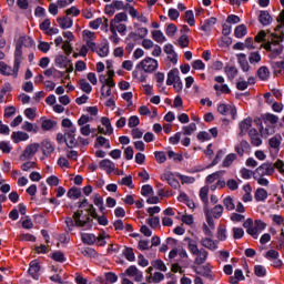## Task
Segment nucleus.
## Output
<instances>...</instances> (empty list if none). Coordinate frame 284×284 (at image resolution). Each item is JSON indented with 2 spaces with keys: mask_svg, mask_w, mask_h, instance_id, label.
Returning <instances> with one entry per match:
<instances>
[{
  "mask_svg": "<svg viewBox=\"0 0 284 284\" xmlns=\"http://www.w3.org/2000/svg\"><path fill=\"white\" fill-rule=\"evenodd\" d=\"M88 214L83 215V210H78L74 215V222L75 227H92V219H98L99 225H108V217L105 215L99 216L97 214V209H94V205H90L89 209H87ZM92 216V219H90Z\"/></svg>",
  "mask_w": 284,
  "mask_h": 284,
  "instance_id": "obj_1",
  "label": "nucleus"
},
{
  "mask_svg": "<svg viewBox=\"0 0 284 284\" xmlns=\"http://www.w3.org/2000/svg\"><path fill=\"white\" fill-rule=\"evenodd\" d=\"M283 40V32H281V34L273 33L271 34V40L263 45L264 50L271 52L272 59H276V57L283 52V45H281Z\"/></svg>",
  "mask_w": 284,
  "mask_h": 284,
  "instance_id": "obj_2",
  "label": "nucleus"
},
{
  "mask_svg": "<svg viewBox=\"0 0 284 284\" xmlns=\"http://www.w3.org/2000/svg\"><path fill=\"white\" fill-rule=\"evenodd\" d=\"M185 241L187 242V250L195 256V265H203L207 261V251L205 248H199L196 242L190 237H186Z\"/></svg>",
  "mask_w": 284,
  "mask_h": 284,
  "instance_id": "obj_3",
  "label": "nucleus"
},
{
  "mask_svg": "<svg viewBox=\"0 0 284 284\" xmlns=\"http://www.w3.org/2000/svg\"><path fill=\"white\" fill-rule=\"evenodd\" d=\"M210 194V187L203 186L200 190V199L204 203V214L206 217L207 225L211 227V230H214V220L212 219V215L210 214V199L207 196Z\"/></svg>",
  "mask_w": 284,
  "mask_h": 284,
  "instance_id": "obj_4",
  "label": "nucleus"
},
{
  "mask_svg": "<svg viewBox=\"0 0 284 284\" xmlns=\"http://www.w3.org/2000/svg\"><path fill=\"white\" fill-rule=\"evenodd\" d=\"M266 226L267 225L261 220H256L255 222H253L252 219H247L243 223V227H245L247 234H250L251 236H254L255 239H257L256 234H258V232H263V230Z\"/></svg>",
  "mask_w": 284,
  "mask_h": 284,
  "instance_id": "obj_5",
  "label": "nucleus"
},
{
  "mask_svg": "<svg viewBox=\"0 0 284 284\" xmlns=\"http://www.w3.org/2000/svg\"><path fill=\"white\" fill-rule=\"evenodd\" d=\"M39 148H41L39 143L28 144L20 155V161H30L39 152Z\"/></svg>",
  "mask_w": 284,
  "mask_h": 284,
  "instance_id": "obj_6",
  "label": "nucleus"
},
{
  "mask_svg": "<svg viewBox=\"0 0 284 284\" xmlns=\"http://www.w3.org/2000/svg\"><path fill=\"white\" fill-rule=\"evenodd\" d=\"M138 68H140L144 72L151 73L154 72L156 68H159V62L155 59L148 57L138 64Z\"/></svg>",
  "mask_w": 284,
  "mask_h": 284,
  "instance_id": "obj_7",
  "label": "nucleus"
},
{
  "mask_svg": "<svg viewBox=\"0 0 284 284\" xmlns=\"http://www.w3.org/2000/svg\"><path fill=\"white\" fill-rule=\"evenodd\" d=\"M274 174V165L265 162L254 171V176H272Z\"/></svg>",
  "mask_w": 284,
  "mask_h": 284,
  "instance_id": "obj_8",
  "label": "nucleus"
},
{
  "mask_svg": "<svg viewBox=\"0 0 284 284\" xmlns=\"http://www.w3.org/2000/svg\"><path fill=\"white\" fill-rule=\"evenodd\" d=\"M217 112L222 114L223 116H227V114H231L232 119H236V106L232 104H220L217 105Z\"/></svg>",
  "mask_w": 284,
  "mask_h": 284,
  "instance_id": "obj_9",
  "label": "nucleus"
},
{
  "mask_svg": "<svg viewBox=\"0 0 284 284\" xmlns=\"http://www.w3.org/2000/svg\"><path fill=\"white\" fill-rule=\"evenodd\" d=\"M129 7H130V3L115 0L111 3V6L105 7V12L108 14H114V10H128Z\"/></svg>",
  "mask_w": 284,
  "mask_h": 284,
  "instance_id": "obj_10",
  "label": "nucleus"
},
{
  "mask_svg": "<svg viewBox=\"0 0 284 284\" xmlns=\"http://www.w3.org/2000/svg\"><path fill=\"white\" fill-rule=\"evenodd\" d=\"M0 72L6 77L17 78V74H19V69H17V64H13L12 69V67L6 64V62H0Z\"/></svg>",
  "mask_w": 284,
  "mask_h": 284,
  "instance_id": "obj_11",
  "label": "nucleus"
},
{
  "mask_svg": "<svg viewBox=\"0 0 284 284\" xmlns=\"http://www.w3.org/2000/svg\"><path fill=\"white\" fill-rule=\"evenodd\" d=\"M99 168L101 170H104V172H106V174H112V172H116V164H114V162H112V160H101L99 163Z\"/></svg>",
  "mask_w": 284,
  "mask_h": 284,
  "instance_id": "obj_12",
  "label": "nucleus"
},
{
  "mask_svg": "<svg viewBox=\"0 0 284 284\" xmlns=\"http://www.w3.org/2000/svg\"><path fill=\"white\" fill-rule=\"evenodd\" d=\"M200 243L202 247L211 250V252H214L219 248V242L212 240V236L203 237Z\"/></svg>",
  "mask_w": 284,
  "mask_h": 284,
  "instance_id": "obj_13",
  "label": "nucleus"
},
{
  "mask_svg": "<svg viewBox=\"0 0 284 284\" xmlns=\"http://www.w3.org/2000/svg\"><path fill=\"white\" fill-rule=\"evenodd\" d=\"M164 52L168 55L169 61L175 65L179 61V55L176 54V51H174V45L166 44L164 47Z\"/></svg>",
  "mask_w": 284,
  "mask_h": 284,
  "instance_id": "obj_14",
  "label": "nucleus"
},
{
  "mask_svg": "<svg viewBox=\"0 0 284 284\" xmlns=\"http://www.w3.org/2000/svg\"><path fill=\"white\" fill-rule=\"evenodd\" d=\"M41 150H42L43 156L50 158L52 156V152H54V145L52 144V142L44 140L41 143Z\"/></svg>",
  "mask_w": 284,
  "mask_h": 284,
  "instance_id": "obj_15",
  "label": "nucleus"
},
{
  "mask_svg": "<svg viewBox=\"0 0 284 284\" xmlns=\"http://www.w3.org/2000/svg\"><path fill=\"white\" fill-rule=\"evenodd\" d=\"M125 274L126 276H134V281H136L138 283H141V281H143V273H141L140 270L136 268V266H130L129 268H126Z\"/></svg>",
  "mask_w": 284,
  "mask_h": 284,
  "instance_id": "obj_16",
  "label": "nucleus"
},
{
  "mask_svg": "<svg viewBox=\"0 0 284 284\" xmlns=\"http://www.w3.org/2000/svg\"><path fill=\"white\" fill-rule=\"evenodd\" d=\"M110 31L119 32L120 34H125V32H128V26L121 22H110Z\"/></svg>",
  "mask_w": 284,
  "mask_h": 284,
  "instance_id": "obj_17",
  "label": "nucleus"
},
{
  "mask_svg": "<svg viewBox=\"0 0 284 284\" xmlns=\"http://www.w3.org/2000/svg\"><path fill=\"white\" fill-rule=\"evenodd\" d=\"M162 179L164 181H168L169 185L173 187V190H178V187H181V184L174 179V174L172 173H164L162 175Z\"/></svg>",
  "mask_w": 284,
  "mask_h": 284,
  "instance_id": "obj_18",
  "label": "nucleus"
},
{
  "mask_svg": "<svg viewBox=\"0 0 284 284\" xmlns=\"http://www.w3.org/2000/svg\"><path fill=\"white\" fill-rule=\"evenodd\" d=\"M11 139L16 143H21V141H28L30 135L23 131H17L12 133Z\"/></svg>",
  "mask_w": 284,
  "mask_h": 284,
  "instance_id": "obj_19",
  "label": "nucleus"
},
{
  "mask_svg": "<svg viewBox=\"0 0 284 284\" xmlns=\"http://www.w3.org/2000/svg\"><path fill=\"white\" fill-rule=\"evenodd\" d=\"M247 150H250V143L245 140H242L240 144L235 146V152L239 154V156H243Z\"/></svg>",
  "mask_w": 284,
  "mask_h": 284,
  "instance_id": "obj_20",
  "label": "nucleus"
},
{
  "mask_svg": "<svg viewBox=\"0 0 284 284\" xmlns=\"http://www.w3.org/2000/svg\"><path fill=\"white\" fill-rule=\"evenodd\" d=\"M237 59L243 72H250V62H247V57L245 53L237 54Z\"/></svg>",
  "mask_w": 284,
  "mask_h": 284,
  "instance_id": "obj_21",
  "label": "nucleus"
},
{
  "mask_svg": "<svg viewBox=\"0 0 284 284\" xmlns=\"http://www.w3.org/2000/svg\"><path fill=\"white\" fill-rule=\"evenodd\" d=\"M129 37L131 39H145V37H148V28H144V27H141V28H138L136 32H131L129 34Z\"/></svg>",
  "mask_w": 284,
  "mask_h": 284,
  "instance_id": "obj_22",
  "label": "nucleus"
},
{
  "mask_svg": "<svg viewBox=\"0 0 284 284\" xmlns=\"http://www.w3.org/2000/svg\"><path fill=\"white\" fill-rule=\"evenodd\" d=\"M258 21L262 26H270L272 23V16L268 11H261L258 16Z\"/></svg>",
  "mask_w": 284,
  "mask_h": 284,
  "instance_id": "obj_23",
  "label": "nucleus"
},
{
  "mask_svg": "<svg viewBox=\"0 0 284 284\" xmlns=\"http://www.w3.org/2000/svg\"><path fill=\"white\" fill-rule=\"evenodd\" d=\"M181 78L179 77V69H173L168 73L166 85H172L175 81H179Z\"/></svg>",
  "mask_w": 284,
  "mask_h": 284,
  "instance_id": "obj_24",
  "label": "nucleus"
},
{
  "mask_svg": "<svg viewBox=\"0 0 284 284\" xmlns=\"http://www.w3.org/2000/svg\"><path fill=\"white\" fill-rule=\"evenodd\" d=\"M58 23L62 30H68V28H72V18L68 16L58 18Z\"/></svg>",
  "mask_w": 284,
  "mask_h": 284,
  "instance_id": "obj_25",
  "label": "nucleus"
},
{
  "mask_svg": "<svg viewBox=\"0 0 284 284\" xmlns=\"http://www.w3.org/2000/svg\"><path fill=\"white\" fill-rule=\"evenodd\" d=\"M252 128V118H247L240 123V134L243 136Z\"/></svg>",
  "mask_w": 284,
  "mask_h": 284,
  "instance_id": "obj_26",
  "label": "nucleus"
},
{
  "mask_svg": "<svg viewBox=\"0 0 284 284\" xmlns=\"http://www.w3.org/2000/svg\"><path fill=\"white\" fill-rule=\"evenodd\" d=\"M223 205L217 204L215 205L211 211H210V215L211 217L214 219H221V216H223Z\"/></svg>",
  "mask_w": 284,
  "mask_h": 284,
  "instance_id": "obj_27",
  "label": "nucleus"
},
{
  "mask_svg": "<svg viewBox=\"0 0 284 284\" xmlns=\"http://www.w3.org/2000/svg\"><path fill=\"white\" fill-rule=\"evenodd\" d=\"M41 270V266L39 265V262L32 261L30 263L29 274L32 276V278H37V274H39Z\"/></svg>",
  "mask_w": 284,
  "mask_h": 284,
  "instance_id": "obj_28",
  "label": "nucleus"
},
{
  "mask_svg": "<svg viewBox=\"0 0 284 284\" xmlns=\"http://www.w3.org/2000/svg\"><path fill=\"white\" fill-rule=\"evenodd\" d=\"M165 278V275L161 272H155L153 275L151 274L149 277H146L148 283H161Z\"/></svg>",
  "mask_w": 284,
  "mask_h": 284,
  "instance_id": "obj_29",
  "label": "nucleus"
},
{
  "mask_svg": "<svg viewBox=\"0 0 284 284\" xmlns=\"http://www.w3.org/2000/svg\"><path fill=\"white\" fill-rule=\"evenodd\" d=\"M257 77L261 79V81H267V79H270V69L267 67L258 68Z\"/></svg>",
  "mask_w": 284,
  "mask_h": 284,
  "instance_id": "obj_30",
  "label": "nucleus"
},
{
  "mask_svg": "<svg viewBox=\"0 0 284 284\" xmlns=\"http://www.w3.org/2000/svg\"><path fill=\"white\" fill-rule=\"evenodd\" d=\"M101 123L105 128V134H113L114 129L112 128V123L110 122V118L103 116L101 118Z\"/></svg>",
  "mask_w": 284,
  "mask_h": 284,
  "instance_id": "obj_31",
  "label": "nucleus"
},
{
  "mask_svg": "<svg viewBox=\"0 0 284 284\" xmlns=\"http://www.w3.org/2000/svg\"><path fill=\"white\" fill-rule=\"evenodd\" d=\"M234 34L236 39H243L247 34V27L245 24H240L235 28Z\"/></svg>",
  "mask_w": 284,
  "mask_h": 284,
  "instance_id": "obj_32",
  "label": "nucleus"
},
{
  "mask_svg": "<svg viewBox=\"0 0 284 284\" xmlns=\"http://www.w3.org/2000/svg\"><path fill=\"white\" fill-rule=\"evenodd\" d=\"M81 239L87 245H94V243H97V237L94 234L83 233Z\"/></svg>",
  "mask_w": 284,
  "mask_h": 284,
  "instance_id": "obj_33",
  "label": "nucleus"
},
{
  "mask_svg": "<svg viewBox=\"0 0 284 284\" xmlns=\"http://www.w3.org/2000/svg\"><path fill=\"white\" fill-rule=\"evenodd\" d=\"M21 45H17L16 47V52H14V64H16V70H19L20 65H21Z\"/></svg>",
  "mask_w": 284,
  "mask_h": 284,
  "instance_id": "obj_34",
  "label": "nucleus"
},
{
  "mask_svg": "<svg viewBox=\"0 0 284 284\" xmlns=\"http://www.w3.org/2000/svg\"><path fill=\"white\" fill-rule=\"evenodd\" d=\"M152 39H154V41L156 43H163L166 41L165 36L161 32V30H154L152 31Z\"/></svg>",
  "mask_w": 284,
  "mask_h": 284,
  "instance_id": "obj_35",
  "label": "nucleus"
},
{
  "mask_svg": "<svg viewBox=\"0 0 284 284\" xmlns=\"http://www.w3.org/2000/svg\"><path fill=\"white\" fill-rule=\"evenodd\" d=\"M262 118L264 123H271V125H276V123H278V116L274 114L266 113Z\"/></svg>",
  "mask_w": 284,
  "mask_h": 284,
  "instance_id": "obj_36",
  "label": "nucleus"
},
{
  "mask_svg": "<svg viewBox=\"0 0 284 284\" xmlns=\"http://www.w3.org/2000/svg\"><path fill=\"white\" fill-rule=\"evenodd\" d=\"M184 136H190L196 132V123H190L182 128Z\"/></svg>",
  "mask_w": 284,
  "mask_h": 284,
  "instance_id": "obj_37",
  "label": "nucleus"
},
{
  "mask_svg": "<svg viewBox=\"0 0 284 284\" xmlns=\"http://www.w3.org/2000/svg\"><path fill=\"white\" fill-rule=\"evenodd\" d=\"M79 85L80 90H82V92H85V94H90V92H92V85H90L85 79L80 80Z\"/></svg>",
  "mask_w": 284,
  "mask_h": 284,
  "instance_id": "obj_38",
  "label": "nucleus"
},
{
  "mask_svg": "<svg viewBox=\"0 0 284 284\" xmlns=\"http://www.w3.org/2000/svg\"><path fill=\"white\" fill-rule=\"evenodd\" d=\"M223 204H224L225 210L232 211V210L236 209V205L234 204V200L232 199V196H226L223 200Z\"/></svg>",
  "mask_w": 284,
  "mask_h": 284,
  "instance_id": "obj_39",
  "label": "nucleus"
},
{
  "mask_svg": "<svg viewBox=\"0 0 284 284\" xmlns=\"http://www.w3.org/2000/svg\"><path fill=\"white\" fill-rule=\"evenodd\" d=\"M95 52L97 54H99V57H108L110 48L108 47V44H101L95 49Z\"/></svg>",
  "mask_w": 284,
  "mask_h": 284,
  "instance_id": "obj_40",
  "label": "nucleus"
},
{
  "mask_svg": "<svg viewBox=\"0 0 284 284\" xmlns=\"http://www.w3.org/2000/svg\"><path fill=\"white\" fill-rule=\"evenodd\" d=\"M248 61L252 65L255 63H261V53H258V51L251 52L248 55Z\"/></svg>",
  "mask_w": 284,
  "mask_h": 284,
  "instance_id": "obj_41",
  "label": "nucleus"
},
{
  "mask_svg": "<svg viewBox=\"0 0 284 284\" xmlns=\"http://www.w3.org/2000/svg\"><path fill=\"white\" fill-rule=\"evenodd\" d=\"M122 21H128V13L125 12L116 13L110 23H121Z\"/></svg>",
  "mask_w": 284,
  "mask_h": 284,
  "instance_id": "obj_42",
  "label": "nucleus"
},
{
  "mask_svg": "<svg viewBox=\"0 0 284 284\" xmlns=\"http://www.w3.org/2000/svg\"><path fill=\"white\" fill-rule=\"evenodd\" d=\"M274 126H266V128H261L260 129V134L261 136H264L265 139H267V136H272V134H274Z\"/></svg>",
  "mask_w": 284,
  "mask_h": 284,
  "instance_id": "obj_43",
  "label": "nucleus"
},
{
  "mask_svg": "<svg viewBox=\"0 0 284 284\" xmlns=\"http://www.w3.org/2000/svg\"><path fill=\"white\" fill-rule=\"evenodd\" d=\"M267 199V191L265 189H257L255 192V201H265Z\"/></svg>",
  "mask_w": 284,
  "mask_h": 284,
  "instance_id": "obj_44",
  "label": "nucleus"
},
{
  "mask_svg": "<svg viewBox=\"0 0 284 284\" xmlns=\"http://www.w3.org/2000/svg\"><path fill=\"white\" fill-rule=\"evenodd\" d=\"M57 126V123L52 120H44L42 121L41 128L44 131L53 130Z\"/></svg>",
  "mask_w": 284,
  "mask_h": 284,
  "instance_id": "obj_45",
  "label": "nucleus"
},
{
  "mask_svg": "<svg viewBox=\"0 0 284 284\" xmlns=\"http://www.w3.org/2000/svg\"><path fill=\"white\" fill-rule=\"evenodd\" d=\"M22 130H24L26 132H33L34 134H37L39 132V128L34 126V124H32L30 122H24L22 124Z\"/></svg>",
  "mask_w": 284,
  "mask_h": 284,
  "instance_id": "obj_46",
  "label": "nucleus"
},
{
  "mask_svg": "<svg viewBox=\"0 0 284 284\" xmlns=\"http://www.w3.org/2000/svg\"><path fill=\"white\" fill-rule=\"evenodd\" d=\"M235 159H236V154L234 153L227 154L223 161V168H230V165L234 163Z\"/></svg>",
  "mask_w": 284,
  "mask_h": 284,
  "instance_id": "obj_47",
  "label": "nucleus"
},
{
  "mask_svg": "<svg viewBox=\"0 0 284 284\" xmlns=\"http://www.w3.org/2000/svg\"><path fill=\"white\" fill-rule=\"evenodd\" d=\"M67 196H69V199H80L81 197V190L77 189V187H72L68 191Z\"/></svg>",
  "mask_w": 284,
  "mask_h": 284,
  "instance_id": "obj_48",
  "label": "nucleus"
},
{
  "mask_svg": "<svg viewBox=\"0 0 284 284\" xmlns=\"http://www.w3.org/2000/svg\"><path fill=\"white\" fill-rule=\"evenodd\" d=\"M152 265L155 270H159L160 272H168V266H165V263L161 260H155L152 262Z\"/></svg>",
  "mask_w": 284,
  "mask_h": 284,
  "instance_id": "obj_49",
  "label": "nucleus"
},
{
  "mask_svg": "<svg viewBox=\"0 0 284 284\" xmlns=\"http://www.w3.org/2000/svg\"><path fill=\"white\" fill-rule=\"evenodd\" d=\"M55 64H58L59 68H68V58L64 55H57Z\"/></svg>",
  "mask_w": 284,
  "mask_h": 284,
  "instance_id": "obj_50",
  "label": "nucleus"
},
{
  "mask_svg": "<svg viewBox=\"0 0 284 284\" xmlns=\"http://www.w3.org/2000/svg\"><path fill=\"white\" fill-rule=\"evenodd\" d=\"M274 74H284V61L275 62L273 65Z\"/></svg>",
  "mask_w": 284,
  "mask_h": 284,
  "instance_id": "obj_51",
  "label": "nucleus"
},
{
  "mask_svg": "<svg viewBox=\"0 0 284 284\" xmlns=\"http://www.w3.org/2000/svg\"><path fill=\"white\" fill-rule=\"evenodd\" d=\"M155 160L158 163H165L168 161V156L165 155V152L163 151H156L154 153Z\"/></svg>",
  "mask_w": 284,
  "mask_h": 284,
  "instance_id": "obj_52",
  "label": "nucleus"
},
{
  "mask_svg": "<svg viewBox=\"0 0 284 284\" xmlns=\"http://www.w3.org/2000/svg\"><path fill=\"white\" fill-rule=\"evenodd\" d=\"M51 258H53V261H57L58 263H63L65 261V255L63 254V252H54L52 253Z\"/></svg>",
  "mask_w": 284,
  "mask_h": 284,
  "instance_id": "obj_53",
  "label": "nucleus"
},
{
  "mask_svg": "<svg viewBox=\"0 0 284 284\" xmlns=\"http://www.w3.org/2000/svg\"><path fill=\"white\" fill-rule=\"evenodd\" d=\"M178 43L180 48H187L190 45V38L187 36L183 34L179 38Z\"/></svg>",
  "mask_w": 284,
  "mask_h": 284,
  "instance_id": "obj_54",
  "label": "nucleus"
},
{
  "mask_svg": "<svg viewBox=\"0 0 284 284\" xmlns=\"http://www.w3.org/2000/svg\"><path fill=\"white\" fill-rule=\"evenodd\" d=\"M244 191L246 192L244 195H243V201L244 203H250V201H252V187L245 185L244 186Z\"/></svg>",
  "mask_w": 284,
  "mask_h": 284,
  "instance_id": "obj_55",
  "label": "nucleus"
},
{
  "mask_svg": "<svg viewBox=\"0 0 284 284\" xmlns=\"http://www.w3.org/2000/svg\"><path fill=\"white\" fill-rule=\"evenodd\" d=\"M142 196H150V194H154V190L150 184L143 185L141 189Z\"/></svg>",
  "mask_w": 284,
  "mask_h": 284,
  "instance_id": "obj_56",
  "label": "nucleus"
},
{
  "mask_svg": "<svg viewBox=\"0 0 284 284\" xmlns=\"http://www.w3.org/2000/svg\"><path fill=\"white\" fill-rule=\"evenodd\" d=\"M254 272H255V276H260V277L265 276V274H267V271L263 265H255Z\"/></svg>",
  "mask_w": 284,
  "mask_h": 284,
  "instance_id": "obj_57",
  "label": "nucleus"
},
{
  "mask_svg": "<svg viewBox=\"0 0 284 284\" xmlns=\"http://www.w3.org/2000/svg\"><path fill=\"white\" fill-rule=\"evenodd\" d=\"M146 223L150 225V227H159L161 220L159 219V216H151V219H149L146 221Z\"/></svg>",
  "mask_w": 284,
  "mask_h": 284,
  "instance_id": "obj_58",
  "label": "nucleus"
},
{
  "mask_svg": "<svg viewBox=\"0 0 284 284\" xmlns=\"http://www.w3.org/2000/svg\"><path fill=\"white\" fill-rule=\"evenodd\" d=\"M65 225H67V232H72L74 230V225H77V222L74 221V217H67L65 219Z\"/></svg>",
  "mask_w": 284,
  "mask_h": 284,
  "instance_id": "obj_59",
  "label": "nucleus"
},
{
  "mask_svg": "<svg viewBox=\"0 0 284 284\" xmlns=\"http://www.w3.org/2000/svg\"><path fill=\"white\" fill-rule=\"evenodd\" d=\"M270 145L274 148L275 150L280 148L281 145V136H274L271 138L268 141Z\"/></svg>",
  "mask_w": 284,
  "mask_h": 284,
  "instance_id": "obj_60",
  "label": "nucleus"
},
{
  "mask_svg": "<svg viewBox=\"0 0 284 284\" xmlns=\"http://www.w3.org/2000/svg\"><path fill=\"white\" fill-rule=\"evenodd\" d=\"M185 19L189 26H194L195 20H194V12L192 10H189L185 12Z\"/></svg>",
  "mask_w": 284,
  "mask_h": 284,
  "instance_id": "obj_61",
  "label": "nucleus"
},
{
  "mask_svg": "<svg viewBox=\"0 0 284 284\" xmlns=\"http://www.w3.org/2000/svg\"><path fill=\"white\" fill-rule=\"evenodd\" d=\"M105 280L108 283H116V281H119V276L112 272H109L105 273Z\"/></svg>",
  "mask_w": 284,
  "mask_h": 284,
  "instance_id": "obj_62",
  "label": "nucleus"
},
{
  "mask_svg": "<svg viewBox=\"0 0 284 284\" xmlns=\"http://www.w3.org/2000/svg\"><path fill=\"white\" fill-rule=\"evenodd\" d=\"M274 170H278L280 174L284 175V163L283 160H277L274 164H273Z\"/></svg>",
  "mask_w": 284,
  "mask_h": 284,
  "instance_id": "obj_63",
  "label": "nucleus"
},
{
  "mask_svg": "<svg viewBox=\"0 0 284 284\" xmlns=\"http://www.w3.org/2000/svg\"><path fill=\"white\" fill-rule=\"evenodd\" d=\"M124 256L126 258V261H134V251L132 248H125L124 250Z\"/></svg>",
  "mask_w": 284,
  "mask_h": 284,
  "instance_id": "obj_64",
  "label": "nucleus"
}]
</instances>
